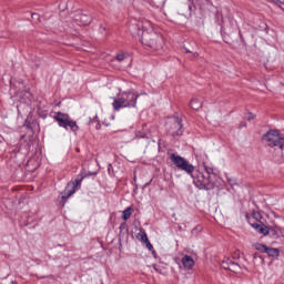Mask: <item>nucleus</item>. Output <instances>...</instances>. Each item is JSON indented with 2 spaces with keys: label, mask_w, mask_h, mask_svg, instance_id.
<instances>
[{
  "label": "nucleus",
  "mask_w": 284,
  "mask_h": 284,
  "mask_svg": "<svg viewBox=\"0 0 284 284\" xmlns=\"http://www.w3.org/2000/svg\"><path fill=\"white\" fill-rule=\"evenodd\" d=\"M194 57H199V53H194Z\"/></svg>",
  "instance_id": "nucleus-30"
},
{
  "label": "nucleus",
  "mask_w": 284,
  "mask_h": 284,
  "mask_svg": "<svg viewBox=\"0 0 284 284\" xmlns=\"http://www.w3.org/2000/svg\"><path fill=\"white\" fill-rule=\"evenodd\" d=\"M54 119L59 123L60 128H64L65 130L70 128L72 132H77V130H79V125H77V123L70 119L68 113L57 112Z\"/></svg>",
  "instance_id": "nucleus-5"
},
{
  "label": "nucleus",
  "mask_w": 284,
  "mask_h": 284,
  "mask_svg": "<svg viewBox=\"0 0 284 284\" xmlns=\"http://www.w3.org/2000/svg\"><path fill=\"white\" fill-rule=\"evenodd\" d=\"M256 119V115L254 113H248L247 121H254Z\"/></svg>",
  "instance_id": "nucleus-26"
},
{
  "label": "nucleus",
  "mask_w": 284,
  "mask_h": 284,
  "mask_svg": "<svg viewBox=\"0 0 284 284\" xmlns=\"http://www.w3.org/2000/svg\"><path fill=\"white\" fill-rule=\"evenodd\" d=\"M204 170L206 172V176H210L211 174H214V169L210 168V166H204Z\"/></svg>",
  "instance_id": "nucleus-23"
},
{
  "label": "nucleus",
  "mask_w": 284,
  "mask_h": 284,
  "mask_svg": "<svg viewBox=\"0 0 284 284\" xmlns=\"http://www.w3.org/2000/svg\"><path fill=\"white\" fill-rule=\"evenodd\" d=\"M190 108H192V110H201V108H203V101H201L199 98L192 99L190 102Z\"/></svg>",
  "instance_id": "nucleus-14"
},
{
  "label": "nucleus",
  "mask_w": 284,
  "mask_h": 284,
  "mask_svg": "<svg viewBox=\"0 0 284 284\" xmlns=\"http://www.w3.org/2000/svg\"><path fill=\"white\" fill-rule=\"evenodd\" d=\"M84 176L82 175L81 179H77L73 183H72V189L71 190H67L70 187V184H68L67 189H65V194L62 195V200L63 201H68V199H70V196H72V194H74V192H77V187H79V185H81V182L83 181Z\"/></svg>",
  "instance_id": "nucleus-11"
},
{
  "label": "nucleus",
  "mask_w": 284,
  "mask_h": 284,
  "mask_svg": "<svg viewBox=\"0 0 284 284\" xmlns=\"http://www.w3.org/2000/svg\"><path fill=\"white\" fill-rule=\"evenodd\" d=\"M31 18H32V19H38V21H39V16H38V13H32V14H31Z\"/></svg>",
  "instance_id": "nucleus-28"
},
{
  "label": "nucleus",
  "mask_w": 284,
  "mask_h": 284,
  "mask_svg": "<svg viewBox=\"0 0 284 284\" xmlns=\"http://www.w3.org/2000/svg\"><path fill=\"white\" fill-rule=\"evenodd\" d=\"M255 250H257L258 252H263L265 254V251L267 250V246L263 245V244H255L254 245Z\"/></svg>",
  "instance_id": "nucleus-19"
},
{
  "label": "nucleus",
  "mask_w": 284,
  "mask_h": 284,
  "mask_svg": "<svg viewBox=\"0 0 284 284\" xmlns=\"http://www.w3.org/2000/svg\"><path fill=\"white\" fill-rule=\"evenodd\" d=\"M250 223H251L252 227L254 230H256V232L258 234H262L263 236H267V234H270V227L264 225L263 222H260V223H252V222H250Z\"/></svg>",
  "instance_id": "nucleus-12"
},
{
  "label": "nucleus",
  "mask_w": 284,
  "mask_h": 284,
  "mask_svg": "<svg viewBox=\"0 0 284 284\" xmlns=\"http://www.w3.org/2000/svg\"><path fill=\"white\" fill-rule=\"evenodd\" d=\"M141 241L142 243H148L150 240H148V234L143 233L141 234Z\"/></svg>",
  "instance_id": "nucleus-25"
},
{
  "label": "nucleus",
  "mask_w": 284,
  "mask_h": 284,
  "mask_svg": "<svg viewBox=\"0 0 284 284\" xmlns=\"http://www.w3.org/2000/svg\"><path fill=\"white\" fill-rule=\"evenodd\" d=\"M166 125L168 130L173 136H179L182 134L181 130L183 129V120H181L179 115H173L172 118H170L166 122Z\"/></svg>",
  "instance_id": "nucleus-7"
},
{
  "label": "nucleus",
  "mask_w": 284,
  "mask_h": 284,
  "mask_svg": "<svg viewBox=\"0 0 284 284\" xmlns=\"http://www.w3.org/2000/svg\"><path fill=\"white\" fill-rule=\"evenodd\" d=\"M239 264H236V263H234V262H232V261H230V271L231 272H239Z\"/></svg>",
  "instance_id": "nucleus-20"
},
{
  "label": "nucleus",
  "mask_w": 284,
  "mask_h": 284,
  "mask_svg": "<svg viewBox=\"0 0 284 284\" xmlns=\"http://www.w3.org/2000/svg\"><path fill=\"white\" fill-rule=\"evenodd\" d=\"M253 219L255 220V221H257L256 223H263L262 221H263V215H261L258 212H256V211H254L253 212Z\"/></svg>",
  "instance_id": "nucleus-18"
},
{
  "label": "nucleus",
  "mask_w": 284,
  "mask_h": 284,
  "mask_svg": "<svg viewBox=\"0 0 284 284\" xmlns=\"http://www.w3.org/2000/svg\"><path fill=\"white\" fill-rule=\"evenodd\" d=\"M141 41L143 45H146L148 48H152V50H161L163 48V36L150 31V32H142Z\"/></svg>",
  "instance_id": "nucleus-2"
},
{
  "label": "nucleus",
  "mask_w": 284,
  "mask_h": 284,
  "mask_svg": "<svg viewBox=\"0 0 284 284\" xmlns=\"http://www.w3.org/2000/svg\"><path fill=\"white\" fill-rule=\"evenodd\" d=\"M268 230L275 239H278L281 234H283V230H281L278 225L271 226Z\"/></svg>",
  "instance_id": "nucleus-15"
},
{
  "label": "nucleus",
  "mask_w": 284,
  "mask_h": 284,
  "mask_svg": "<svg viewBox=\"0 0 284 284\" xmlns=\"http://www.w3.org/2000/svg\"><path fill=\"white\" fill-rule=\"evenodd\" d=\"M153 268L155 270V272H159L161 274V271H159V268L156 267V265H153Z\"/></svg>",
  "instance_id": "nucleus-29"
},
{
  "label": "nucleus",
  "mask_w": 284,
  "mask_h": 284,
  "mask_svg": "<svg viewBox=\"0 0 284 284\" xmlns=\"http://www.w3.org/2000/svg\"><path fill=\"white\" fill-rule=\"evenodd\" d=\"M193 183L199 190H214V182H212L210 175L205 176V174L201 172H196L193 175Z\"/></svg>",
  "instance_id": "nucleus-4"
},
{
  "label": "nucleus",
  "mask_w": 284,
  "mask_h": 284,
  "mask_svg": "<svg viewBox=\"0 0 284 284\" xmlns=\"http://www.w3.org/2000/svg\"><path fill=\"white\" fill-rule=\"evenodd\" d=\"M194 258H192V256L184 255L182 257V265L185 270H192V267H194Z\"/></svg>",
  "instance_id": "nucleus-13"
},
{
  "label": "nucleus",
  "mask_w": 284,
  "mask_h": 284,
  "mask_svg": "<svg viewBox=\"0 0 284 284\" xmlns=\"http://www.w3.org/2000/svg\"><path fill=\"white\" fill-rule=\"evenodd\" d=\"M264 254H267L268 256L274 257V256H278L280 251H278V248H272V247L266 246Z\"/></svg>",
  "instance_id": "nucleus-16"
},
{
  "label": "nucleus",
  "mask_w": 284,
  "mask_h": 284,
  "mask_svg": "<svg viewBox=\"0 0 284 284\" xmlns=\"http://www.w3.org/2000/svg\"><path fill=\"white\" fill-rule=\"evenodd\" d=\"M141 29L142 32L154 31V28L152 27V22H150V20H141L136 26H133L131 28V33L133 34V37H141V34L143 36V33H141Z\"/></svg>",
  "instance_id": "nucleus-8"
},
{
  "label": "nucleus",
  "mask_w": 284,
  "mask_h": 284,
  "mask_svg": "<svg viewBox=\"0 0 284 284\" xmlns=\"http://www.w3.org/2000/svg\"><path fill=\"white\" fill-rule=\"evenodd\" d=\"M243 128H247V123L246 122H241L239 125V129H243Z\"/></svg>",
  "instance_id": "nucleus-27"
},
{
  "label": "nucleus",
  "mask_w": 284,
  "mask_h": 284,
  "mask_svg": "<svg viewBox=\"0 0 284 284\" xmlns=\"http://www.w3.org/2000/svg\"><path fill=\"white\" fill-rule=\"evenodd\" d=\"M192 6H194L192 0H187L186 10L185 11L181 10V12H179V13L171 14V19H173V21H185V19H191L192 18Z\"/></svg>",
  "instance_id": "nucleus-9"
},
{
  "label": "nucleus",
  "mask_w": 284,
  "mask_h": 284,
  "mask_svg": "<svg viewBox=\"0 0 284 284\" xmlns=\"http://www.w3.org/2000/svg\"><path fill=\"white\" fill-rule=\"evenodd\" d=\"M186 52H187V53H190V52H192V51H190V50H186Z\"/></svg>",
  "instance_id": "nucleus-31"
},
{
  "label": "nucleus",
  "mask_w": 284,
  "mask_h": 284,
  "mask_svg": "<svg viewBox=\"0 0 284 284\" xmlns=\"http://www.w3.org/2000/svg\"><path fill=\"white\" fill-rule=\"evenodd\" d=\"M139 95L134 92H123L120 98L114 99L113 110L119 111L121 108H136Z\"/></svg>",
  "instance_id": "nucleus-1"
},
{
  "label": "nucleus",
  "mask_w": 284,
  "mask_h": 284,
  "mask_svg": "<svg viewBox=\"0 0 284 284\" xmlns=\"http://www.w3.org/2000/svg\"><path fill=\"white\" fill-rule=\"evenodd\" d=\"M144 243H145L148 250H150V252H152V254H153L154 256H156V251H153V250H154V246H152V243H150V240H149L148 242H144Z\"/></svg>",
  "instance_id": "nucleus-22"
},
{
  "label": "nucleus",
  "mask_w": 284,
  "mask_h": 284,
  "mask_svg": "<svg viewBox=\"0 0 284 284\" xmlns=\"http://www.w3.org/2000/svg\"><path fill=\"white\" fill-rule=\"evenodd\" d=\"M73 21L77 23V26H90L92 23V18L89 14L79 12L75 13L73 17Z\"/></svg>",
  "instance_id": "nucleus-10"
},
{
  "label": "nucleus",
  "mask_w": 284,
  "mask_h": 284,
  "mask_svg": "<svg viewBox=\"0 0 284 284\" xmlns=\"http://www.w3.org/2000/svg\"><path fill=\"white\" fill-rule=\"evenodd\" d=\"M230 261H231V260H227L226 262H225V261L222 262V267H223L224 270H230Z\"/></svg>",
  "instance_id": "nucleus-24"
},
{
  "label": "nucleus",
  "mask_w": 284,
  "mask_h": 284,
  "mask_svg": "<svg viewBox=\"0 0 284 284\" xmlns=\"http://www.w3.org/2000/svg\"><path fill=\"white\" fill-rule=\"evenodd\" d=\"M129 57H130V54H128V53H120L116 55V60L120 62L125 61V59H128Z\"/></svg>",
  "instance_id": "nucleus-21"
},
{
  "label": "nucleus",
  "mask_w": 284,
  "mask_h": 284,
  "mask_svg": "<svg viewBox=\"0 0 284 284\" xmlns=\"http://www.w3.org/2000/svg\"><path fill=\"white\" fill-rule=\"evenodd\" d=\"M171 161L173 165H176L179 170H183L186 174L194 172V165H192L185 158H181L174 153L171 154Z\"/></svg>",
  "instance_id": "nucleus-6"
},
{
  "label": "nucleus",
  "mask_w": 284,
  "mask_h": 284,
  "mask_svg": "<svg viewBox=\"0 0 284 284\" xmlns=\"http://www.w3.org/2000/svg\"><path fill=\"white\" fill-rule=\"evenodd\" d=\"M132 216V207L129 206L126 210L123 211L122 219L123 221H128Z\"/></svg>",
  "instance_id": "nucleus-17"
},
{
  "label": "nucleus",
  "mask_w": 284,
  "mask_h": 284,
  "mask_svg": "<svg viewBox=\"0 0 284 284\" xmlns=\"http://www.w3.org/2000/svg\"><path fill=\"white\" fill-rule=\"evenodd\" d=\"M263 141L267 143L268 148H280V150L284 148V138L275 130H271L264 134Z\"/></svg>",
  "instance_id": "nucleus-3"
}]
</instances>
